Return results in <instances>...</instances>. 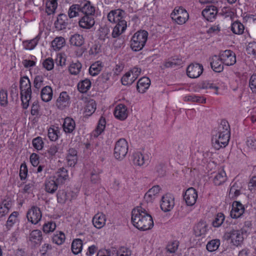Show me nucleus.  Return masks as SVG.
I'll use <instances>...</instances> for the list:
<instances>
[{
  "label": "nucleus",
  "instance_id": "nucleus-1",
  "mask_svg": "<svg viewBox=\"0 0 256 256\" xmlns=\"http://www.w3.org/2000/svg\"><path fill=\"white\" fill-rule=\"evenodd\" d=\"M132 222L134 226L142 231L149 230L154 226L152 216L141 206H138L132 210Z\"/></svg>",
  "mask_w": 256,
  "mask_h": 256
},
{
  "label": "nucleus",
  "instance_id": "nucleus-2",
  "mask_svg": "<svg viewBox=\"0 0 256 256\" xmlns=\"http://www.w3.org/2000/svg\"><path fill=\"white\" fill-rule=\"evenodd\" d=\"M148 32L144 30L136 32L130 40V48L134 51L141 50L145 46L148 40Z\"/></svg>",
  "mask_w": 256,
  "mask_h": 256
},
{
  "label": "nucleus",
  "instance_id": "nucleus-3",
  "mask_svg": "<svg viewBox=\"0 0 256 256\" xmlns=\"http://www.w3.org/2000/svg\"><path fill=\"white\" fill-rule=\"evenodd\" d=\"M230 136L226 134H221L213 132L212 143L213 147L216 150L225 148L228 144Z\"/></svg>",
  "mask_w": 256,
  "mask_h": 256
},
{
  "label": "nucleus",
  "instance_id": "nucleus-4",
  "mask_svg": "<svg viewBox=\"0 0 256 256\" xmlns=\"http://www.w3.org/2000/svg\"><path fill=\"white\" fill-rule=\"evenodd\" d=\"M128 151V144L125 139H120L116 144L114 149V156L117 160H122Z\"/></svg>",
  "mask_w": 256,
  "mask_h": 256
},
{
  "label": "nucleus",
  "instance_id": "nucleus-5",
  "mask_svg": "<svg viewBox=\"0 0 256 256\" xmlns=\"http://www.w3.org/2000/svg\"><path fill=\"white\" fill-rule=\"evenodd\" d=\"M172 18L178 24L186 22L189 18L187 11L182 8H175L171 14Z\"/></svg>",
  "mask_w": 256,
  "mask_h": 256
},
{
  "label": "nucleus",
  "instance_id": "nucleus-6",
  "mask_svg": "<svg viewBox=\"0 0 256 256\" xmlns=\"http://www.w3.org/2000/svg\"><path fill=\"white\" fill-rule=\"evenodd\" d=\"M26 216L29 222L36 224L40 220L42 214L39 208L33 206L27 212Z\"/></svg>",
  "mask_w": 256,
  "mask_h": 256
},
{
  "label": "nucleus",
  "instance_id": "nucleus-7",
  "mask_svg": "<svg viewBox=\"0 0 256 256\" xmlns=\"http://www.w3.org/2000/svg\"><path fill=\"white\" fill-rule=\"evenodd\" d=\"M220 56L222 63L226 66H232L236 62V54L231 50H226L220 52Z\"/></svg>",
  "mask_w": 256,
  "mask_h": 256
},
{
  "label": "nucleus",
  "instance_id": "nucleus-8",
  "mask_svg": "<svg viewBox=\"0 0 256 256\" xmlns=\"http://www.w3.org/2000/svg\"><path fill=\"white\" fill-rule=\"evenodd\" d=\"M244 230H232L228 234V238L231 240V242L235 246H240L244 240Z\"/></svg>",
  "mask_w": 256,
  "mask_h": 256
},
{
  "label": "nucleus",
  "instance_id": "nucleus-9",
  "mask_svg": "<svg viewBox=\"0 0 256 256\" xmlns=\"http://www.w3.org/2000/svg\"><path fill=\"white\" fill-rule=\"evenodd\" d=\"M202 72L203 66L199 64H192L188 66L186 69L188 76L192 78L199 77Z\"/></svg>",
  "mask_w": 256,
  "mask_h": 256
},
{
  "label": "nucleus",
  "instance_id": "nucleus-10",
  "mask_svg": "<svg viewBox=\"0 0 256 256\" xmlns=\"http://www.w3.org/2000/svg\"><path fill=\"white\" fill-rule=\"evenodd\" d=\"M174 205V198L170 194H166L162 197L160 208L164 212L170 211Z\"/></svg>",
  "mask_w": 256,
  "mask_h": 256
},
{
  "label": "nucleus",
  "instance_id": "nucleus-11",
  "mask_svg": "<svg viewBox=\"0 0 256 256\" xmlns=\"http://www.w3.org/2000/svg\"><path fill=\"white\" fill-rule=\"evenodd\" d=\"M56 106L60 110L68 107L70 104V97L66 92H62L56 101Z\"/></svg>",
  "mask_w": 256,
  "mask_h": 256
},
{
  "label": "nucleus",
  "instance_id": "nucleus-12",
  "mask_svg": "<svg viewBox=\"0 0 256 256\" xmlns=\"http://www.w3.org/2000/svg\"><path fill=\"white\" fill-rule=\"evenodd\" d=\"M198 198V194L196 190L194 188H188L185 192L184 198L188 206H192L196 202Z\"/></svg>",
  "mask_w": 256,
  "mask_h": 256
},
{
  "label": "nucleus",
  "instance_id": "nucleus-13",
  "mask_svg": "<svg viewBox=\"0 0 256 256\" xmlns=\"http://www.w3.org/2000/svg\"><path fill=\"white\" fill-rule=\"evenodd\" d=\"M126 14L124 10L121 9H116L111 10L108 14V21L111 22L116 23L121 20H124V18Z\"/></svg>",
  "mask_w": 256,
  "mask_h": 256
},
{
  "label": "nucleus",
  "instance_id": "nucleus-14",
  "mask_svg": "<svg viewBox=\"0 0 256 256\" xmlns=\"http://www.w3.org/2000/svg\"><path fill=\"white\" fill-rule=\"evenodd\" d=\"M80 12H82L86 16H94L96 12V8L90 1L84 0L80 4Z\"/></svg>",
  "mask_w": 256,
  "mask_h": 256
},
{
  "label": "nucleus",
  "instance_id": "nucleus-15",
  "mask_svg": "<svg viewBox=\"0 0 256 256\" xmlns=\"http://www.w3.org/2000/svg\"><path fill=\"white\" fill-rule=\"evenodd\" d=\"M244 212V206L239 202L234 201L232 204V208L230 215L233 218H238L240 217Z\"/></svg>",
  "mask_w": 256,
  "mask_h": 256
},
{
  "label": "nucleus",
  "instance_id": "nucleus-16",
  "mask_svg": "<svg viewBox=\"0 0 256 256\" xmlns=\"http://www.w3.org/2000/svg\"><path fill=\"white\" fill-rule=\"evenodd\" d=\"M20 94H32L31 83L27 76L22 77L20 81Z\"/></svg>",
  "mask_w": 256,
  "mask_h": 256
},
{
  "label": "nucleus",
  "instance_id": "nucleus-17",
  "mask_svg": "<svg viewBox=\"0 0 256 256\" xmlns=\"http://www.w3.org/2000/svg\"><path fill=\"white\" fill-rule=\"evenodd\" d=\"M218 12L216 7L212 5L206 6L202 11V15L208 21L212 22Z\"/></svg>",
  "mask_w": 256,
  "mask_h": 256
},
{
  "label": "nucleus",
  "instance_id": "nucleus-18",
  "mask_svg": "<svg viewBox=\"0 0 256 256\" xmlns=\"http://www.w3.org/2000/svg\"><path fill=\"white\" fill-rule=\"evenodd\" d=\"M66 161L70 166H74L78 162V156L77 150L74 148H69L66 153Z\"/></svg>",
  "mask_w": 256,
  "mask_h": 256
},
{
  "label": "nucleus",
  "instance_id": "nucleus-19",
  "mask_svg": "<svg viewBox=\"0 0 256 256\" xmlns=\"http://www.w3.org/2000/svg\"><path fill=\"white\" fill-rule=\"evenodd\" d=\"M114 116L121 120H124L128 115L126 106L123 104H119L115 108L114 111Z\"/></svg>",
  "mask_w": 256,
  "mask_h": 256
},
{
  "label": "nucleus",
  "instance_id": "nucleus-20",
  "mask_svg": "<svg viewBox=\"0 0 256 256\" xmlns=\"http://www.w3.org/2000/svg\"><path fill=\"white\" fill-rule=\"evenodd\" d=\"M68 20L67 16L66 14H60L57 18L56 20L54 22L56 28L58 30L66 29L68 24Z\"/></svg>",
  "mask_w": 256,
  "mask_h": 256
},
{
  "label": "nucleus",
  "instance_id": "nucleus-21",
  "mask_svg": "<svg viewBox=\"0 0 256 256\" xmlns=\"http://www.w3.org/2000/svg\"><path fill=\"white\" fill-rule=\"evenodd\" d=\"M78 22L81 28L89 29L92 28L95 24L94 16L84 15L80 19Z\"/></svg>",
  "mask_w": 256,
  "mask_h": 256
},
{
  "label": "nucleus",
  "instance_id": "nucleus-22",
  "mask_svg": "<svg viewBox=\"0 0 256 256\" xmlns=\"http://www.w3.org/2000/svg\"><path fill=\"white\" fill-rule=\"evenodd\" d=\"M29 240L34 246H40L42 240V232L40 230H33L30 234Z\"/></svg>",
  "mask_w": 256,
  "mask_h": 256
},
{
  "label": "nucleus",
  "instance_id": "nucleus-23",
  "mask_svg": "<svg viewBox=\"0 0 256 256\" xmlns=\"http://www.w3.org/2000/svg\"><path fill=\"white\" fill-rule=\"evenodd\" d=\"M222 61L221 60L220 57L214 55L210 60V64L212 68L216 72H220L224 70V66L222 64Z\"/></svg>",
  "mask_w": 256,
  "mask_h": 256
},
{
  "label": "nucleus",
  "instance_id": "nucleus-24",
  "mask_svg": "<svg viewBox=\"0 0 256 256\" xmlns=\"http://www.w3.org/2000/svg\"><path fill=\"white\" fill-rule=\"evenodd\" d=\"M208 224L204 220H200L194 228V234L197 236L204 235L208 231Z\"/></svg>",
  "mask_w": 256,
  "mask_h": 256
},
{
  "label": "nucleus",
  "instance_id": "nucleus-25",
  "mask_svg": "<svg viewBox=\"0 0 256 256\" xmlns=\"http://www.w3.org/2000/svg\"><path fill=\"white\" fill-rule=\"evenodd\" d=\"M150 84V80L148 77H142L138 82L136 85L137 90L139 92L144 93Z\"/></svg>",
  "mask_w": 256,
  "mask_h": 256
},
{
  "label": "nucleus",
  "instance_id": "nucleus-26",
  "mask_svg": "<svg viewBox=\"0 0 256 256\" xmlns=\"http://www.w3.org/2000/svg\"><path fill=\"white\" fill-rule=\"evenodd\" d=\"M106 216L102 213L96 214L92 218V223L94 226L98 228H102L106 224Z\"/></svg>",
  "mask_w": 256,
  "mask_h": 256
},
{
  "label": "nucleus",
  "instance_id": "nucleus-27",
  "mask_svg": "<svg viewBox=\"0 0 256 256\" xmlns=\"http://www.w3.org/2000/svg\"><path fill=\"white\" fill-rule=\"evenodd\" d=\"M56 177L58 182L60 184L64 183L68 178V170L64 167L58 168L56 173Z\"/></svg>",
  "mask_w": 256,
  "mask_h": 256
},
{
  "label": "nucleus",
  "instance_id": "nucleus-28",
  "mask_svg": "<svg viewBox=\"0 0 256 256\" xmlns=\"http://www.w3.org/2000/svg\"><path fill=\"white\" fill-rule=\"evenodd\" d=\"M214 132H217L218 133L226 134L227 136H230V126L228 122L225 120H222L218 128V130H214Z\"/></svg>",
  "mask_w": 256,
  "mask_h": 256
},
{
  "label": "nucleus",
  "instance_id": "nucleus-29",
  "mask_svg": "<svg viewBox=\"0 0 256 256\" xmlns=\"http://www.w3.org/2000/svg\"><path fill=\"white\" fill-rule=\"evenodd\" d=\"M63 129L66 133H72L76 128L74 120L70 118H66L63 124Z\"/></svg>",
  "mask_w": 256,
  "mask_h": 256
},
{
  "label": "nucleus",
  "instance_id": "nucleus-30",
  "mask_svg": "<svg viewBox=\"0 0 256 256\" xmlns=\"http://www.w3.org/2000/svg\"><path fill=\"white\" fill-rule=\"evenodd\" d=\"M52 90L50 86H46L41 90V98L44 102L50 101L52 98Z\"/></svg>",
  "mask_w": 256,
  "mask_h": 256
},
{
  "label": "nucleus",
  "instance_id": "nucleus-31",
  "mask_svg": "<svg viewBox=\"0 0 256 256\" xmlns=\"http://www.w3.org/2000/svg\"><path fill=\"white\" fill-rule=\"evenodd\" d=\"M59 183L54 180V178H50L45 182L46 190L49 193L53 194L58 189V186Z\"/></svg>",
  "mask_w": 256,
  "mask_h": 256
},
{
  "label": "nucleus",
  "instance_id": "nucleus-32",
  "mask_svg": "<svg viewBox=\"0 0 256 256\" xmlns=\"http://www.w3.org/2000/svg\"><path fill=\"white\" fill-rule=\"evenodd\" d=\"M70 42L72 46L80 47L84 44V39L82 35L76 34L70 36Z\"/></svg>",
  "mask_w": 256,
  "mask_h": 256
},
{
  "label": "nucleus",
  "instance_id": "nucleus-33",
  "mask_svg": "<svg viewBox=\"0 0 256 256\" xmlns=\"http://www.w3.org/2000/svg\"><path fill=\"white\" fill-rule=\"evenodd\" d=\"M160 190V188L158 186H154L145 194L144 198L147 202H152L154 198L156 195L159 192Z\"/></svg>",
  "mask_w": 256,
  "mask_h": 256
},
{
  "label": "nucleus",
  "instance_id": "nucleus-34",
  "mask_svg": "<svg viewBox=\"0 0 256 256\" xmlns=\"http://www.w3.org/2000/svg\"><path fill=\"white\" fill-rule=\"evenodd\" d=\"M58 145L52 144L50 145L48 150L43 154L44 157L49 160H52L56 157V154L58 152Z\"/></svg>",
  "mask_w": 256,
  "mask_h": 256
},
{
  "label": "nucleus",
  "instance_id": "nucleus-35",
  "mask_svg": "<svg viewBox=\"0 0 256 256\" xmlns=\"http://www.w3.org/2000/svg\"><path fill=\"white\" fill-rule=\"evenodd\" d=\"M226 179V174L224 170H222L214 176L213 182L216 186H220L223 184Z\"/></svg>",
  "mask_w": 256,
  "mask_h": 256
},
{
  "label": "nucleus",
  "instance_id": "nucleus-36",
  "mask_svg": "<svg viewBox=\"0 0 256 256\" xmlns=\"http://www.w3.org/2000/svg\"><path fill=\"white\" fill-rule=\"evenodd\" d=\"M91 82L90 80L86 78L80 81L78 84V89L81 93L86 92L91 87Z\"/></svg>",
  "mask_w": 256,
  "mask_h": 256
},
{
  "label": "nucleus",
  "instance_id": "nucleus-37",
  "mask_svg": "<svg viewBox=\"0 0 256 256\" xmlns=\"http://www.w3.org/2000/svg\"><path fill=\"white\" fill-rule=\"evenodd\" d=\"M102 62L97 61L90 66L89 68V73L92 76H96L102 70Z\"/></svg>",
  "mask_w": 256,
  "mask_h": 256
},
{
  "label": "nucleus",
  "instance_id": "nucleus-38",
  "mask_svg": "<svg viewBox=\"0 0 256 256\" xmlns=\"http://www.w3.org/2000/svg\"><path fill=\"white\" fill-rule=\"evenodd\" d=\"M231 30L235 34H242L244 33V26L238 21L234 22L230 26Z\"/></svg>",
  "mask_w": 256,
  "mask_h": 256
},
{
  "label": "nucleus",
  "instance_id": "nucleus-39",
  "mask_svg": "<svg viewBox=\"0 0 256 256\" xmlns=\"http://www.w3.org/2000/svg\"><path fill=\"white\" fill-rule=\"evenodd\" d=\"M132 158L134 165L140 166L144 164V156L140 152H135L133 153Z\"/></svg>",
  "mask_w": 256,
  "mask_h": 256
},
{
  "label": "nucleus",
  "instance_id": "nucleus-40",
  "mask_svg": "<svg viewBox=\"0 0 256 256\" xmlns=\"http://www.w3.org/2000/svg\"><path fill=\"white\" fill-rule=\"evenodd\" d=\"M82 248V242L80 239L77 238L73 240L71 249L74 254H77L81 252Z\"/></svg>",
  "mask_w": 256,
  "mask_h": 256
},
{
  "label": "nucleus",
  "instance_id": "nucleus-41",
  "mask_svg": "<svg viewBox=\"0 0 256 256\" xmlns=\"http://www.w3.org/2000/svg\"><path fill=\"white\" fill-rule=\"evenodd\" d=\"M58 7L57 0H48L46 2V12L50 15L54 12Z\"/></svg>",
  "mask_w": 256,
  "mask_h": 256
},
{
  "label": "nucleus",
  "instance_id": "nucleus-42",
  "mask_svg": "<svg viewBox=\"0 0 256 256\" xmlns=\"http://www.w3.org/2000/svg\"><path fill=\"white\" fill-rule=\"evenodd\" d=\"M184 102H196L198 103H206V99L204 97L196 96L194 94H190L185 96L184 98Z\"/></svg>",
  "mask_w": 256,
  "mask_h": 256
},
{
  "label": "nucleus",
  "instance_id": "nucleus-43",
  "mask_svg": "<svg viewBox=\"0 0 256 256\" xmlns=\"http://www.w3.org/2000/svg\"><path fill=\"white\" fill-rule=\"evenodd\" d=\"M82 68V64L78 61H76V62H72L69 66V72L70 74L73 75L78 74Z\"/></svg>",
  "mask_w": 256,
  "mask_h": 256
},
{
  "label": "nucleus",
  "instance_id": "nucleus-44",
  "mask_svg": "<svg viewBox=\"0 0 256 256\" xmlns=\"http://www.w3.org/2000/svg\"><path fill=\"white\" fill-rule=\"evenodd\" d=\"M40 39L39 35L37 36L34 38L30 40H26L23 42L24 47L26 49L28 50H33L37 45L38 40Z\"/></svg>",
  "mask_w": 256,
  "mask_h": 256
},
{
  "label": "nucleus",
  "instance_id": "nucleus-45",
  "mask_svg": "<svg viewBox=\"0 0 256 256\" xmlns=\"http://www.w3.org/2000/svg\"><path fill=\"white\" fill-rule=\"evenodd\" d=\"M65 40L64 38L56 37L52 42V46L54 50H60L64 45Z\"/></svg>",
  "mask_w": 256,
  "mask_h": 256
},
{
  "label": "nucleus",
  "instance_id": "nucleus-46",
  "mask_svg": "<svg viewBox=\"0 0 256 256\" xmlns=\"http://www.w3.org/2000/svg\"><path fill=\"white\" fill-rule=\"evenodd\" d=\"M65 239V234L62 232H56V234H54L52 238L53 242L58 245L62 244L64 242Z\"/></svg>",
  "mask_w": 256,
  "mask_h": 256
},
{
  "label": "nucleus",
  "instance_id": "nucleus-47",
  "mask_svg": "<svg viewBox=\"0 0 256 256\" xmlns=\"http://www.w3.org/2000/svg\"><path fill=\"white\" fill-rule=\"evenodd\" d=\"M96 104L94 100H89L85 108V112L87 116H91L96 110Z\"/></svg>",
  "mask_w": 256,
  "mask_h": 256
},
{
  "label": "nucleus",
  "instance_id": "nucleus-48",
  "mask_svg": "<svg viewBox=\"0 0 256 256\" xmlns=\"http://www.w3.org/2000/svg\"><path fill=\"white\" fill-rule=\"evenodd\" d=\"M136 78H133V76L130 74V72H127L122 77L121 79L122 83L123 85L128 86L132 84Z\"/></svg>",
  "mask_w": 256,
  "mask_h": 256
},
{
  "label": "nucleus",
  "instance_id": "nucleus-49",
  "mask_svg": "<svg viewBox=\"0 0 256 256\" xmlns=\"http://www.w3.org/2000/svg\"><path fill=\"white\" fill-rule=\"evenodd\" d=\"M78 12H80V4H72L71 6L68 11V16L70 18L78 16Z\"/></svg>",
  "mask_w": 256,
  "mask_h": 256
},
{
  "label": "nucleus",
  "instance_id": "nucleus-50",
  "mask_svg": "<svg viewBox=\"0 0 256 256\" xmlns=\"http://www.w3.org/2000/svg\"><path fill=\"white\" fill-rule=\"evenodd\" d=\"M220 245V240L218 239L212 240L206 244V249L210 252L216 250Z\"/></svg>",
  "mask_w": 256,
  "mask_h": 256
},
{
  "label": "nucleus",
  "instance_id": "nucleus-51",
  "mask_svg": "<svg viewBox=\"0 0 256 256\" xmlns=\"http://www.w3.org/2000/svg\"><path fill=\"white\" fill-rule=\"evenodd\" d=\"M106 120L105 118L101 116L98 122V126L96 129V133L95 135L97 136H99L104 130L106 126Z\"/></svg>",
  "mask_w": 256,
  "mask_h": 256
},
{
  "label": "nucleus",
  "instance_id": "nucleus-52",
  "mask_svg": "<svg viewBox=\"0 0 256 256\" xmlns=\"http://www.w3.org/2000/svg\"><path fill=\"white\" fill-rule=\"evenodd\" d=\"M32 144L34 148L38 150H40L42 149L44 146V142L40 136H38L32 140Z\"/></svg>",
  "mask_w": 256,
  "mask_h": 256
},
{
  "label": "nucleus",
  "instance_id": "nucleus-53",
  "mask_svg": "<svg viewBox=\"0 0 256 256\" xmlns=\"http://www.w3.org/2000/svg\"><path fill=\"white\" fill-rule=\"evenodd\" d=\"M18 215V212H14L9 216L6 224V226L8 230H10L16 222Z\"/></svg>",
  "mask_w": 256,
  "mask_h": 256
},
{
  "label": "nucleus",
  "instance_id": "nucleus-54",
  "mask_svg": "<svg viewBox=\"0 0 256 256\" xmlns=\"http://www.w3.org/2000/svg\"><path fill=\"white\" fill-rule=\"evenodd\" d=\"M59 132L58 128L56 127V128H50L48 130V136L50 140L56 141L58 138V134Z\"/></svg>",
  "mask_w": 256,
  "mask_h": 256
},
{
  "label": "nucleus",
  "instance_id": "nucleus-55",
  "mask_svg": "<svg viewBox=\"0 0 256 256\" xmlns=\"http://www.w3.org/2000/svg\"><path fill=\"white\" fill-rule=\"evenodd\" d=\"M224 220V216L222 213H218L214 220L212 224L214 227L218 228L222 225Z\"/></svg>",
  "mask_w": 256,
  "mask_h": 256
},
{
  "label": "nucleus",
  "instance_id": "nucleus-56",
  "mask_svg": "<svg viewBox=\"0 0 256 256\" xmlns=\"http://www.w3.org/2000/svg\"><path fill=\"white\" fill-rule=\"evenodd\" d=\"M56 228V224L50 221L44 224L42 230L44 232L47 234L53 232Z\"/></svg>",
  "mask_w": 256,
  "mask_h": 256
},
{
  "label": "nucleus",
  "instance_id": "nucleus-57",
  "mask_svg": "<svg viewBox=\"0 0 256 256\" xmlns=\"http://www.w3.org/2000/svg\"><path fill=\"white\" fill-rule=\"evenodd\" d=\"M20 94L22 108L24 109H26L29 106V102L31 99L32 94L27 95L26 94Z\"/></svg>",
  "mask_w": 256,
  "mask_h": 256
},
{
  "label": "nucleus",
  "instance_id": "nucleus-58",
  "mask_svg": "<svg viewBox=\"0 0 256 256\" xmlns=\"http://www.w3.org/2000/svg\"><path fill=\"white\" fill-rule=\"evenodd\" d=\"M8 104V92L6 90H2L0 91V104L2 106H6Z\"/></svg>",
  "mask_w": 256,
  "mask_h": 256
},
{
  "label": "nucleus",
  "instance_id": "nucleus-59",
  "mask_svg": "<svg viewBox=\"0 0 256 256\" xmlns=\"http://www.w3.org/2000/svg\"><path fill=\"white\" fill-rule=\"evenodd\" d=\"M179 245V242L177 240L172 241L170 242L166 246L168 252L170 253L175 252L177 250Z\"/></svg>",
  "mask_w": 256,
  "mask_h": 256
},
{
  "label": "nucleus",
  "instance_id": "nucleus-60",
  "mask_svg": "<svg viewBox=\"0 0 256 256\" xmlns=\"http://www.w3.org/2000/svg\"><path fill=\"white\" fill-rule=\"evenodd\" d=\"M44 78L42 76H36L34 80V88L38 91L40 87L43 85Z\"/></svg>",
  "mask_w": 256,
  "mask_h": 256
},
{
  "label": "nucleus",
  "instance_id": "nucleus-61",
  "mask_svg": "<svg viewBox=\"0 0 256 256\" xmlns=\"http://www.w3.org/2000/svg\"><path fill=\"white\" fill-rule=\"evenodd\" d=\"M43 66L48 70H52L54 66V62L52 58H48L42 62Z\"/></svg>",
  "mask_w": 256,
  "mask_h": 256
},
{
  "label": "nucleus",
  "instance_id": "nucleus-62",
  "mask_svg": "<svg viewBox=\"0 0 256 256\" xmlns=\"http://www.w3.org/2000/svg\"><path fill=\"white\" fill-rule=\"evenodd\" d=\"M28 172V168L26 164H22L20 170V177L21 180H24L26 178Z\"/></svg>",
  "mask_w": 256,
  "mask_h": 256
},
{
  "label": "nucleus",
  "instance_id": "nucleus-63",
  "mask_svg": "<svg viewBox=\"0 0 256 256\" xmlns=\"http://www.w3.org/2000/svg\"><path fill=\"white\" fill-rule=\"evenodd\" d=\"M56 196L58 202L59 203L64 204L67 200L66 194L64 190H59Z\"/></svg>",
  "mask_w": 256,
  "mask_h": 256
},
{
  "label": "nucleus",
  "instance_id": "nucleus-64",
  "mask_svg": "<svg viewBox=\"0 0 256 256\" xmlns=\"http://www.w3.org/2000/svg\"><path fill=\"white\" fill-rule=\"evenodd\" d=\"M249 86L253 93H256V74H254L250 76Z\"/></svg>",
  "mask_w": 256,
  "mask_h": 256
}]
</instances>
